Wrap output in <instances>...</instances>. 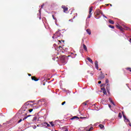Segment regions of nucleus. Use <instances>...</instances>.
Masks as SVG:
<instances>
[{"label":"nucleus","mask_w":131,"mask_h":131,"mask_svg":"<svg viewBox=\"0 0 131 131\" xmlns=\"http://www.w3.org/2000/svg\"><path fill=\"white\" fill-rule=\"evenodd\" d=\"M60 60L61 63H62L63 65H65L66 63H67V57L65 55H62L60 57Z\"/></svg>","instance_id":"nucleus-1"},{"label":"nucleus","mask_w":131,"mask_h":131,"mask_svg":"<svg viewBox=\"0 0 131 131\" xmlns=\"http://www.w3.org/2000/svg\"><path fill=\"white\" fill-rule=\"evenodd\" d=\"M60 31L61 30H59L54 34V35L52 36V38L55 39V38H58V37H60V36H62V34L61 33H60Z\"/></svg>","instance_id":"nucleus-2"},{"label":"nucleus","mask_w":131,"mask_h":131,"mask_svg":"<svg viewBox=\"0 0 131 131\" xmlns=\"http://www.w3.org/2000/svg\"><path fill=\"white\" fill-rule=\"evenodd\" d=\"M94 7L93 6H92L89 9V15H88L87 19H90V18H91V17H92V11H93V8Z\"/></svg>","instance_id":"nucleus-3"},{"label":"nucleus","mask_w":131,"mask_h":131,"mask_svg":"<svg viewBox=\"0 0 131 131\" xmlns=\"http://www.w3.org/2000/svg\"><path fill=\"white\" fill-rule=\"evenodd\" d=\"M27 104H25L21 108V111L23 112H25V111H27Z\"/></svg>","instance_id":"nucleus-4"},{"label":"nucleus","mask_w":131,"mask_h":131,"mask_svg":"<svg viewBox=\"0 0 131 131\" xmlns=\"http://www.w3.org/2000/svg\"><path fill=\"white\" fill-rule=\"evenodd\" d=\"M99 78L100 80L105 78V76L104 75V74L102 73V72H101V74L99 76Z\"/></svg>","instance_id":"nucleus-5"},{"label":"nucleus","mask_w":131,"mask_h":131,"mask_svg":"<svg viewBox=\"0 0 131 131\" xmlns=\"http://www.w3.org/2000/svg\"><path fill=\"white\" fill-rule=\"evenodd\" d=\"M123 117L124 118V120L125 122H129V120H128V119L126 118V116H125V115H123Z\"/></svg>","instance_id":"nucleus-6"},{"label":"nucleus","mask_w":131,"mask_h":131,"mask_svg":"<svg viewBox=\"0 0 131 131\" xmlns=\"http://www.w3.org/2000/svg\"><path fill=\"white\" fill-rule=\"evenodd\" d=\"M61 8L63 9V12H64V13H66V11H68V8L66 7V6H64V5H62V6H61Z\"/></svg>","instance_id":"nucleus-7"},{"label":"nucleus","mask_w":131,"mask_h":131,"mask_svg":"<svg viewBox=\"0 0 131 131\" xmlns=\"http://www.w3.org/2000/svg\"><path fill=\"white\" fill-rule=\"evenodd\" d=\"M95 68H96L97 70H99V64H98V61L96 60L95 61Z\"/></svg>","instance_id":"nucleus-8"},{"label":"nucleus","mask_w":131,"mask_h":131,"mask_svg":"<svg viewBox=\"0 0 131 131\" xmlns=\"http://www.w3.org/2000/svg\"><path fill=\"white\" fill-rule=\"evenodd\" d=\"M116 27L117 28H118V29H120V30H121V31L123 30V28H122V27H121V26L118 24L116 25Z\"/></svg>","instance_id":"nucleus-9"},{"label":"nucleus","mask_w":131,"mask_h":131,"mask_svg":"<svg viewBox=\"0 0 131 131\" xmlns=\"http://www.w3.org/2000/svg\"><path fill=\"white\" fill-rule=\"evenodd\" d=\"M101 90L102 91L104 95H107V92L106 91V89H105V88H101Z\"/></svg>","instance_id":"nucleus-10"},{"label":"nucleus","mask_w":131,"mask_h":131,"mask_svg":"<svg viewBox=\"0 0 131 131\" xmlns=\"http://www.w3.org/2000/svg\"><path fill=\"white\" fill-rule=\"evenodd\" d=\"M86 31L87 33H88V34H89V35H91L92 34V32L91 31V29H88L87 30H86Z\"/></svg>","instance_id":"nucleus-11"},{"label":"nucleus","mask_w":131,"mask_h":131,"mask_svg":"<svg viewBox=\"0 0 131 131\" xmlns=\"http://www.w3.org/2000/svg\"><path fill=\"white\" fill-rule=\"evenodd\" d=\"M79 119V118H78V117H77V116H74L72 118H71L70 119H71V120H73L74 119Z\"/></svg>","instance_id":"nucleus-12"},{"label":"nucleus","mask_w":131,"mask_h":131,"mask_svg":"<svg viewBox=\"0 0 131 131\" xmlns=\"http://www.w3.org/2000/svg\"><path fill=\"white\" fill-rule=\"evenodd\" d=\"M83 48L86 52H88V48H86V46H85V45L83 44Z\"/></svg>","instance_id":"nucleus-13"},{"label":"nucleus","mask_w":131,"mask_h":131,"mask_svg":"<svg viewBox=\"0 0 131 131\" xmlns=\"http://www.w3.org/2000/svg\"><path fill=\"white\" fill-rule=\"evenodd\" d=\"M30 116H31V115H29L27 116H25L23 119V120H25V119H27V118H28V117H30Z\"/></svg>","instance_id":"nucleus-14"},{"label":"nucleus","mask_w":131,"mask_h":131,"mask_svg":"<svg viewBox=\"0 0 131 131\" xmlns=\"http://www.w3.org/2000/svg\"><path fill=\"white\" fill-rule=\"evenodd\" d=\"M87 60H88L90 62V63H92V64H93V60H92V59H91V58L90 57H87Z\"/></svg>","instance_id":"nucleus-15"},{"label":"nucleus","mask_w":131,"mask_h":131,"mask_svg":"<svg viewBox=\"0 0 131 131\" xmlns=\"http://www.w3.org/2000/svg\"><path fill=\"white\" fill-rule=\"evenodd\" d=\"M32 80H34L35 81H38V79H35V77H32Z\"/></svg>","instance_id":"nucleus-16"},{"label":"nucleus","mask_w":131,"mask_h":131,"mask_svg":"<svg viewBox=\"0 0 131 131\" xmlns=\"http://www.w3.org/2000/svg\"><path fill=\"white\" fill-rule=\"evenodd\" d=\"M39 19L40 20V19H41V17L40 16V15H41V9H39Z\"/></svg>","instance_id":"nucleus-17"},{"label":"nucleus","mask_w":131,"mask_h":131,"mask_svg":"<svg viewBox=\"0 0 131 131\" xmlns=\"http://www.w3.org/2000/svg\"><path fill=\"white\" fill-rule=\"evenodd\" d=\"M89 26V21H88V19L86 20V25L85 28H86Z\"/></svg>","instance_id":"nucleus-18"},{"label":"nucleus","mask_w":131,"mask_h":131,"mask_svg":"<svg viewBox=\"0 0 131 131\" xmlns=\"http://www.w3.org/2000/svg\"><path fill=\"white\" fill-rule=\"evenodd\" d=\"M108 22L111 24H114V21L113 20H111V19H109Z\"/></svg>","instance_id":"nucleus-19"},{"label":"nucleus","mask_w":131,"mask_h":131,"mask_svg":"<svg viewBox=\"0 0 131 131\" xmlns=\"http://www.w3.org/2000/svg\"><path fill=\"white\" fill-rule=\"evenodd\" d=\"M43 124H47V127H50V126H51V125H50V124H48V123H47V122L43 123Z\"/></svg>","instance_id":"nucleus-20"},{"label":"nucleus","mask_w":131,"mask_h":131,"mask_svg":"<svg viewBox=\"0 0 131 131\" xmlns=\"http://www.w3.org/2000/svg\"><path fill=\"white\" fill-rule=\"evenodd\" d=\"M52 17H53V19H54V20H55V24H56V25H57V19H56V18H55V16H54V15H52Z\"/></svg>","instance_id":"nucleus-21"},{"label":"nucleus","mask_w":131,"mask_h":131,"mask_svg":"<svg viewBox=\"0 0 131 131\" xmlns=\"http://www.w3.org/2000/svg\"><path fill=\"white\" fill-rule=\"evenodd\" d=\"M100 128H101V129H103V128H104V125H102V124H100L99 125Z\"/></svg>","instance_id":"nucleus-22"},{"label":"nucleus","mask_w":131,"mask_h":131,"mask_svg":"<svg viewBox=\"0 0 131 131\" xmlns=\"http://www.w3.org/2000/svg\"><path fill=\"white\" fill-rule=\"evenodd\" d=\"M72 58H75V56H76V54H74L73 53H71Z\"/></svg>","instance_id":"nucleus-23"},{"label":"nucleus","mask_w":131,"mask_h":131,"mask_svg":"<svg viewBox=\"0 0 131 131\" xmlns=\"http://www.w3.org/2000/svg\"><path fill=\"white\" fill-rule=\"evenodd\" d=\"M88 102H89V101H86L85 102H83V105L86 106V105H88Z\"/></svg>","instance_id":"nucleus-24"},{"label":"nucleus","mask_w":131,"mask_h":131,"mask_svg":"<svg viewBox=\"0 0 131 131\" xmlns=\"http://www.w3.org/2000/svg\"><path fill=\"white\" fill-rule=\"evenodd\" d=\"M94 129V127H91L89 129L86 130V131H91V130H93Z\"/></svg>","instance_id":"nucleus-25"},{"label":"nucleus","mask_w":131,"mask_h":131,"mask_svg":"<svg viewBox=\"0 0 131 131\" xmlns=\"http://www.w3.org/2000/svg\"><path fill=\"white\" fill-rule=\"evenodd\" d=\"M49 123L52 127L55 126V124H53V122H50Z\"/></svg>","instance_id":"nucleus-26"},{"label":"nucleus","mask_w":131,"mask_h":131,"mask_svg":"<svg viewBox=\"0 0 131 131\" xmlns=\"http://www.w3.org/2000/svg\"><path fill=\"white\" fill-rule=\"evenodd\" d=\"M28 111H29L30 113H31L32 111H33V109H31V110L27 109V112H28Z\"/></svg>","instance_id":"nucleus-27"},{"label":"nucleus","mask_w":131,"mask_h":131,"mask_svg":"<svg viewBox=\"0 0 131 131\" xmlns=\"http://www.w3.org/2000/svg\"><path fill=\"white\" fill-rule=\"evenodd\" d=\"M108 27H110V28H112V29H114V26H113L109 25Z\"/></svg>","instance_id":"nucleus-28"},{"label":"nucleus","mask_w":131,"mask_h":131,"mask_svg":"<svg viewBox=\"0 0 131 131\" xmlns=\"http://www.w3.org/2000/svg\"><path fill=\"white\" fill-rule=\"evenodd\" d=\"M36 117H34L33 119H32V121H36Z\"/></svg>","instance_id":"nucleus-29"},{"label":"nucleus","mask_w":131,"mask_h":131,"mask_svg":"<svg viewBox=\"0 0 131 131\" xmlns=\"http://www.w3.org/2000/svg\"><path fill=\"white\" fill-rule=\"evenodd\" d=\"M118 116L120 118H121V117H122V115H121V113H119Z\"/></svg>","instance_id":"nucleus-30"},{"label":"nucleus","mask_w":131,"mask_h":131,"mask_svg":"<svg viewBox=\"0 0 131 131\" xmlns=\"http://www.w3.org/2000/svg\"><path fill=\"white\" fill-rule=\"evenodd\" d=\"M109 101L110 102H111V103H113V101H112V99L111 98H109Z\"/></svg>","instance_id":"nucleus-31"},{"label":"nucleus","mask_w":131,"mask_h":131,"mask_svg":"<svg viewBox=\"0 0 131 131\" xmlns=\"http://www.w3.org/2000/svg\"><path fill=\"white\" fill-rule=\"evenodd\" d=\"M108 82H109V80H108V79H106L105 80V83H108Z\"/></svg>","instance_id":"nucleus-32"},{"label":"nucleus","mask_w":131,"mask_h":131,"mask_svg":"<svg viewBox=\"0 0 131 131\" xmlns=\"http://www.w3.org/2000/svg\"><path fill=\"white\" fill-rule=\"evenodd\" d=\"M21 121H22V119H20L18 122V123H20V122H21Z\"/></svg>","instance_id":"nucleus-33"},{"label":"nucleus","mask_w":131,"mask_h":131,"mask_svg":"<svg viewBox=\"0 0 131 131\" xmlns=\"http://www.w3.org/2000/svg\"><path fill=\"white\" fill-rule=\"evenodd\" d=\"M80 119H85V117H80Z\"/></svg>","instance_id":"nucleus-34"},{"label":"nucleus","mask_w":131,"mask_h":131,"mask_svg":"<svg viewBox=\"0 0 131 131\" xmlns=\"http://www.w3.org/2000/svg\"><path fill=\"white\" fill-rule=\"evenodd\" d=\"M99 1H103V0H98V1L97 2H95L94 3H93V4H96V3H98V2H99Z\"/></svg>","instance_id":"nucleus-35"},{"label":"nucleus","mask_w":131,"mask_h":131,"mask_svg":"<svg viewBox=\"0 0 131 131\" xmlns=\"http://www.w3.org/2000/svg\"><path fill=\"white\" fill-rule=\"evenodd\" d=\"M66 103V102L64 101L63 102H62L61 103V105H64Z\"/></svg>","instance_id":"nucleus-36"},{"label":"nucleus","mask_w":131,"mask_h":131,"mask_svg":"<svg viewBox=\"0 0 131 131\" xmlns=\"http://www.w3.org/2000/svg\"><path fill=\"white\" fill-rule=\"evenodd\" d=\"M98 83H99V84H101V83H102V81H98Z\"/></svg>","instance_id":"nucleus-37"},{"label":"nucleus","mask_w":131,"mask_h":131,"mask_svg":"<svg viewBox=\"0 0 131 131\" xmlns=\"http://www.w3.org/2000/svg\"><path fill=\"white\" fill-rule=\"evenodd\" d=\"M69 21H71V22H73V19H69Z\"/></svg>","instance_id":"nucleus-38"},{"label":"nucleus","mask_w":131,"mask_h":131,"mask_svg":"<svg viewBox=\"0 0 131 131\" xmlns=\"http://www.w3.org/2000/svg\"><path fill=\"white\" fill-rule=\"evenodd\" d=\"M33 128H34V129H35V128H36V126H34Z\"/></svg>","instance_id":"nucleus-39"},{"label":"nucleus","mask_w":131,"mask_h":131,"mask_svg":"<svg viewBox=\"0 0 131 131\" xmlns=\"http://www.w3.org/2000/svg\"><path fill=\"white\" fill-rule=\"evenodd\" d=\"M43 6H44L43 4L41 6V9H42V8H43Z\"/></svg>","instance_id":"nucleus-40"},{"label":"nucleus","mask_w":131,"mask_h":131,"mask_svg":"<svg viewBox=\"0 0 131 131\" xmlns=\"http://www.w3.org/2000/svg\"><path fill=\"white\" fill-rule=\"evenodd\" d=\"M103 17H104V18H107V17H106V16H105V15L103 14Z\"/></svg>","instance_id":"nucleus-41"},{"label":"nucleus","mask_w":131,"mask_h":131,"mask_svg":"<svg viewBox=\"0 0 131 131\" xmlns=\"http://www.w3.org/2000/svg\"><path fill=\"white\" fill-rule=\"evenodd\" d=\"M112 104H113V105H114V106H115V103H114V102L113 101V103H112Z\"/></svg>","instance_id":"nucleus-42"},{"label":"nucleus","mask_w":131,"mask_h":131,"mask_svg":"<svg viewBox=\"0 0 131 131\" xmlns=\"http://www.w3.org/2000/svg\"><path fill=\"white\" fill-rule=\"evenodd\" d=\"M126 69L127 70H129V69H130V68H127Z\"/></svg>","instance_id":"nucleus-43"},{"label":"nucleus","mask_w":131,"mask_h":131,"mask_svg":"<svg viewBox=\"0 0 131 131\" xmlns=\"http://www.w3.org/2000/svg\"><path fill=\"white\" fill-rule=\"evenodd\" d=\"M108 107H109V108H111V105L109 104Z\"/></svg>","instance_id":"nucleus-44"},{"label":"nucleus","mask_w":131,"mask_h":131,"mask_svg":"<svg viewBox=\"0 0 131 131\" xmlns=\"http://www.w3.org/2000/svg\"><path fill=\"white\" fill-rule=\"evenodd\" d=\"M52 59H53V60L54 61H55V60L56 58H53Z\"/></svg>","instance_id":"nucleus-45"},{"label":"nucleus","mask_w":131,"mask_h":131,"mask_svg":"<svg viewBox=\"0 0 131 131\" xmlns=\"http://www.w3.org/2000/svg\"><path fill=\"white\" fill-rule=\"evenodd\" d=\"M29 76H31V74H28Z\"/></svg>","instance_id":"nucleus-46"},{"label":"nucleus","mask_w":131,"mask_h":131,"mask_svg":"<svg viewBox=\"0 0 131 131\" xmlns=\"http://www.w3.org/2000/svg\"><path fill=\"white\" fill-rule=\"evenodd\" d=\"M43 125L44 126H47V124H43Z\"/></svg>","instance_id":"nucleus-47"},{"label":"nucleus","mask_w":131,"mask_h":131,"mask_svg":"<svg viewBox=\"0 0 131 131\" xmlns=\"http://www.w3.org/2000/svg\"><path fill=\"white\" fill-rule=\"evenodd\" d=\"M59 49H62V47H59Z\"/></svg>","instance_id":"nucleus-48"},{"label":"nucleus","mask_w":131,"mask_h":131,"mask_svg":"<svg viewBox=\"0 0 131 131\" xmlns=\"http://www.w3.org/2000/svg\"><path fill=\"white\" fill-rule=\"evenodd\" d=\"M30 102V103H33V101H29Z\"/></svg>","instance_id":"nucleus-49"},{"label":"nucleus","mask_w":131,"mask_h":131,"mask_svg":"<svg viewBox=\"0 0 131 131\" xmlns=\"http://www.w3.org/2000/svg\"><path fill=\"white\" fill-rule=\"evenodd\" d=\"M27 115V113H26V114H25V116H26Z\"/></svg>","instance_id":"nucleus-50"},{"label":"nucleus","mask_w":131,"mask_h":131,"mask_svg":"<svg viewBox=\"0 0 131 131\" xmlns=\"http://www.w3.org/2000/svg\"><path fill=\"white\" fill-rule=\"evenodd\" d=\"M129 42L131 43V38L129 39Z\"/></svg>","instance_id":"nucleus-51"},{"label":"nucleus","mask_w":131,"mask_h":131,"mask_svg":"<svg viewBox=\"0 0 131 131\" xmlns=\"http://www.w3.org/2000/svg\"><path fill=\"white\" fill-rule=\"evenodd\" d=\"M65 131H68V129H66Z\"/></svg>","instance_id":"nucleus-52"},{"label":"nucleus","mask_w":131,"mask_h":131,"mask_svg":"<svg viewBox=\"0 0 131 131\" xmlns=\"http://www.w3.org/2000/svg\"><path fill=\"white\" fill-rule=\"evenodd\" d=\"M101 15H102V16L103 15H104V14H103V12L101 13Z\"/></svg>","instance_id":"nucleus-53"},{"label":"nucleus","mask_w":131,"mask_h":131,"mask_svg":"<svg viewBox=\"0 0 131 131\" xmlns=\"http://www.w3.org/2000/svg\"><path fill=\"white\" fill-rule=\"evenodd\" d=\"M127 86H128V84H126Z\"/></svg>","instance_id":"nucleus-54"},{"label":"nucleus","mask_w":131,"mask_h":131,"mask_svg":"<svg viewBox=\"0 0 131 131\" xmlns=\"http://www.w3.org/2000/svg\"><path fill=\"white\" fill-rule=\"evenodd\" d=\"M110 6H111V7H112V4H110Z\"/></svg>","instance_id":"nucleus-55"},{"label":"nucleus","mask_w":131,"mask_h":131,"mask_svg":"<svg viewBox=\"0 0 131 131\" xmlns=\"http://www.w3.org/2000/svg\"><path fill=\"white\" fill-rule=\"evenodd\" d=\"M58 41H59V42H61V41H60V40H58Z\"/></svg>","instance_id":"nucleus-56"},{"label":"nucleus","mask_w":131,"mask_h":131,"mask_svg":"<svg viewBox=\"0 0 131 131\" xmlns=\"http://www.w3.org/2000/svg\"><path fill=\"white\" fill-rule=\"evenodd\" d=\"M106 6H109V4H107Z\"/></svg>","instance_id":"nucleus-57"},{"label":"nucleus","mask_w":131,"mask_h":131,"mask_svg":"<svg viewBox=\"0 0 131 131\" xmlns=\"http://www.w3.org/2000/svg\"><path fill=\"white\" fill-rule=\"evenodd\" d=\"M54 46H56V44H54Z\"/></svg>","instance_id":"nucleus-58"},{"label":"nucleus","mask_w":131,"mask_h":131,"mask_svg":"<svg viewBox=\"0 0 131 131\" xmlns=\"http://www.w3.org/2000/svg\"><path fill=\"white\" fill-rule=\"evenodd\" d=\"M54 46H56V44H54Z\"/></svg>","instance_id":"nucleus-59"},{"label":"nucleus","mask_w":131,"mask_h":131,"mask_svg":"<svg viewBox=\"0 0 131 131\" xmlns=\"http://www.w3.org/2000/svg\"><path fill=\"white\" fill-rule=\"evenodd\" d=\"M129 71H130V72H131V70Z\"/></svg>","instance_id":"nucleus-60"},{"label":"nucleus","mask_w":131,"mask_h":131,"mask_svg":"<svg viewBox=\"0 0 131 131\" xmlns=\"http://www.w3.org/2000/svg\"><path fill=\"white\" fill-rule=\"evenodd\" d=\"M99 70L101 71V69H100Z\"/></svg>","instance_id":"nucleus-61"},{"label":"nucleus","mask_w":131,"mask_h":131,"mask_svg":"<svg viewBox=\"0 0 131 131\" xmlns=\"http://www.w3.org/2000/svg\"><path fill=\"white\" fill-rule=\"evenodd\" d=\"M91 75H93V74L91 73Z\"/></svg>","instance_id":"nucleus-62"},{"label":"nucleus","mask_w":131,"mask_h":131,"mask_svg":"<svg viewBox=\"0 0 131 131\" xmlns=\"http://www.w3.org/2000/svg\"><path fill=\"white\" fill-rule=\"evenodd\" d=\"M94 125H96V124H95Z\"/></svg>","instance_id":"nucleus-63"},{"label":"nucleus","mask_w":131,"mask_h":131,"mask_svg":"<svg viewBox=\"0 0 131 131\" xmlns=\"http://www.w3.org/2000/svg\"><path fill=\"white\" fill-rule=\"evenodd\" d=\"M97 15H99V14L97 13Z\"/></svg>","instance_id":"nucleus-64"}]
</instances>
